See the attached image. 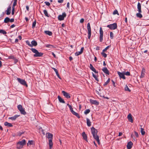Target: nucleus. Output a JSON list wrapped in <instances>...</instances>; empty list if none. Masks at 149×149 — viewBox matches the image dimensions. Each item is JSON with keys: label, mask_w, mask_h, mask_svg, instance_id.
<instances>
[{"label": "nucleus", "mask_w": 149, "mask_h": 149, "mask_svg": "<svg viewBox=\"0 0 149 149\" xmlns=\"http://www.w3.org/2000/svg\"><path fill=\"white\" fill-rule=\"evenodd\" d=\"M107 27L111 30H114L117 28V26L116 23H114L107 25Z\"/></svg>", "instance_id": "obj_3"}, {"label": "nucleus", "mask_w": 149, "mask_h": 149, "mask_svg": "<svg viewBox=\"0 0 149 149\" xmlns=\"http://www.w3.org/2000/svg\"><path fill=\"white\" fill-rule=\"evenodd\" d=\"M31 45L33 46H36L37 45V42L35 40H33L31 42Z\"/></svg>", "instance_id": "obj_28"}, {"label": "nucleus", "mask_w": 149, "mask_h": 149, "mask_svg": "<svg viewBox=\"0 0 149 149\" xmlns=\"http://www.w3.org/2000/svg\"><path fill=\"white\" fill-rule=\"evenodd\" d=\"M122 135V133L121 132H119V134H118V136H121Z\"/></svg>", "instance_id": "obj_63"}, {"label": "nucleus", "mask_w": 149, "mask_h": 149, "mask_svg": "<svg viewBox=\"0 0 149 149\" xmlns=\"http://www.w3.org/2000/svg\"><path fill=\"white\" fill-rule=\"evenodd\" d=\"M110 79L109 78L104 83V84H103L104 86H105L107 85L110 82Z\"/></svg>", "instance_id": "obj_38"}, {"label": "nucleus", "mask_w": 149, "mask_h": 149, "mask_svg": "<svg viewBox=\"0 0 149 149\" xmlns=\"http://www.w3.org/2000/svg\"><path fill=\"white\" fill-rule=\"evenodd\" d=\"M111 81L113 83V86L114 87H115L116 86L115 83L114 81H113V80H112Z\"/></svg>", "instance_id": "obj_55"}, {"label": "nucleus", "mask_w": 149, "mask_h": 149, "mask_svg": "<svg viewBox=\"0 0 149 149\" xmlns=\"http://www.w3.org/2000/svg\"><path fill=\"white\" fill-rule=\"evenodd\" d=\"M67 105H68V107H69L70 109H72V106L70 105L69 104H67Z\"/></svg>", "instance_id": "obj_60"}, {"label": "nucleus", "mask_w": 149, "mask_h": 149, "mask_svg": "<svg viewBox=\"0 0 149 149\" xmlns=\"http://www.w3.org/2000/svg\"><path fill=\"white\" fill-rule=\"evenodd\" d=\"M70 111H71V112L72 113H73L74 112V111H73V108H72V109H70Z\"/></svg>", "instance_id": "obj_62"}, {"label": "nucleus", "mask_w": 149, "mask_h": 149, "mask_svg": "<svg viewBox=\"0 0 149 149\" xmlns=\"http://www.w3.org/2000/svg\"><path fill=\"white\" fill-rule=\"evenodd\" d=\"M17 133V135L18 136H20L24 133V132H19Z\"/></svg>", "instance_id": "obj_53"}, {"label": "nucleus", "mask_w": 149, "mask_h": 149, "mask_svg": "<svg viewBox=\"0 0 149 149\" xmlns=\"http://www.w3.org/2000/svg\"><path fill=\"white\" fill-rule=\"evenodd\" d=\"M84 19L83 18H81L80 21V22L81 23H83L84 22Z\"/></svg>", "instance_id": "obj_58"}, {"label": "nucleus", "mask_w": 149, "mask_h": 149, "mask_svg": "<svg viewBox=\"0 0 149 149\" xmlns=\"http://www.w3.org/2000/svg\"><path fill=\"white\" fill-rule=\"evenodd\" d=\"M63 0H58V2L59 3H62L63 2Z\"/></svg>", "instance_id": "obj_59"}, {"label": "nucleus", "mask_w": 149, "mask_h": 149, "mask_svg": "<svg viewBox=\"0 0 149 149\" xmlns=\"http://www.w3.org/2000/svg\"><path fill=\"white\" fill-rule=\"evenodd\" d=\"M49 147H52L53 146V143L52 142V140L49 139Z\"/></svg>", "instance_id": "obj_29"}, {"label": "nucleus", "mask_w": 149, "mask_h": 149, "mask_svg": "<svg viewBox=\"0 0 149 149\" xmlns=\"http://www.w3.org/2000/svg\"><path fill=\"white\" fill-rule=\"evenodd\" d=\"M135 135L137 137H139V135L137 132H134Z\"/></svg>", "instance_id": "obj_56"}, {"label": "nucleus", "mask_w": 149, "mask_h": 149, "mask_svg": "<svg viewBox=\"0 0 149 149\" xmlns=\"http://www.w3.org/2000/svg\"><path fill=\"white\" fill-rule=\"evenodd\" d=\"M110 36L111 39H113V34L112 32H110Z\"/></svg>", "instance_id": "obj_43"}, {"label": "nucleus", "mask_w": 149, "mask_h": 149, "mask_svg": "<svg viewBox=\"0 0 149 149\" xmlns=\"http://www.w3.org/2000/svg\"><path fill=\"white\" fill-rule=\"evenodd\" d=\"M58 98L60 102L62 103H65L64 100L60 96L58 95Z\"/></svg>", "instance_id": "obj_21"}, {"label": "nucleus", "mask_w": 149, "mask_h": 149, "mask_svg": "<svg viewBox=\"0 0 149 149\" xmlns=\"http://www.w3.org/2000/svg\"><path fill=\"white\" fill-rule=\"evenodd\" d=\"M52 69L54 70V71L56 73V75H57V77L59 78L60 79V76H59V74L58 73V70H57L56 69V68H53Z\"/></svg>", "instance_id": "obj_30"}, {"label": "nucleus", "mask_w": 149, "mask_h": 149, "mask_svg": "<svg viewBox=\"0 0 149 149\" xmlns=\"http://www.w3.org/2000/svg\"><path fill=\"white\" fill-rule=\"evenodd\" d=\"M93 76L94 77V78L95 79L98 81H99L98 79L97 78V76L95 75L93 73Z\"/></svg>", "instance_id": "obj_40"}, {"label": "nucleus", "mask_w": 149, "mask_h": 149, "mask_svg": "<svg viewBox=\"0 0 149 149\" xmlns=\"http://www.w3.org/2000/svg\"><path fill=\"white\" fill-rule=\"evenodd\" d=\"M11 7L9 6L7 8V10H6V14L8 15H10L11 13Z\"/></svg>", "instance_id": "obj_19"}, {"label": "nucleus", "mask_w": 149, "mask_h": 149, "mask_svg": "<svg viewBox=\"0 0 149 149\" xmlns=\"http://www.w3.org/2000/svg\"><path fill=\"white\" fill-rule=\"evenodd\" d=\"M104 52H102L101 53L102 55L104 57L106 58L107 56V54Z\"/></svg>", "instance_id": "obj_45"}, {"label": "nucleus", "mask_w": 149, "mask_h": 149, "mask_svg": "<svg viewBox=\"0 0 149 149\" xmlns=\"http://www.w3.org/2000/svg\"><path fill=\"white\" fill-rule=\"evenodd\" d=\"M72 114L76 116L78 118H80V117L79 115L77 113L74 111V112L72 113Z\"/></svg>", "instance_id": "obj_32"}, {"label": "nucleus", "mask_w": 149, "mask_h": 149, "mask_svg": "<svg viewBox=\"0 0 149 149\" xmlns=\"http://www.w3.org/2000/svg\"><path fill=\"white\" fill-rule=\"evenodd\" d=\"M17 1V0H14L13 7H15V6L16 5Z\"/></svg>", "instance_id": "obj_48"}, {"label": "nucleus", "mask_w": 149, "mask_h": 149, "mask_svg": "<svg viewBox=\"0 0 149 149\" xmlns=\"http://www.w3.org/2000/svg\"><path fill=\"white\" fill-rule=\"evenodd\" d=\"M44 32L46 34L48 35L49 36H52V32L48 31H44Z\"/></svg>", "instance_id": "obj_26"}, {"label": "nucleus", "mask_w": 149, "mask_h": 149, "mask_svg": "<svg viewBox=\"0 0 149 149\" xmlns=\"http://www.w3.org/2000/svg\"><path fill=\"white\" fill-rule=\"evenodd\" d=\"M91 133L94 138L96 140L98 144H100V142L99 139V136L97 135V131L94 127H92L91 128Z\"/></svg>", "instance_id": "obj_1"}, {"label": "nucleus", "mask_w": 149, "mask_h": 149, "mask_svg": "<svg viewBox=\"0 0 149 149\" xmlns=\"http://www.w3.org/2000/svg\"><path fill=\"white\" fill-rule=\"evenodd\" d=\"M141 134L143 135H144L145 133V132L144 131L143 129L141 127Z\"/></svg>", "instance_id": "obj_37"}, {"label": "nucleus", "mask_w": 149, "mask_h": 149, "mask_svg": "<svg viewBox=\"0 0 149 149\" xmlns=\"http://www.w3.org/2000/svg\"><path fill=\"white\" fill-rule=\"evenodd\" d=\"M14 18L11 19H10V21L9 22H14Z\"/></svg>", "instance_id": "obj_57"}, {"label": "nucleus", "mask_w": 149, "mask_h": 149, "mask_svg": "<svg viewBox=\"0 0 149 149\" xmlns=\"http://www.w3.org/2000/svg\"><path fill=\"white\" fill-rule=\"evenodd\" d=\"M33 143V141H29V142L27 144V145H28L29 144V145H31Z\"/></svg>", "instance_id": "obj_54"}, {"label": "nucleus", "mask_w": 149, "mask_h": 149, "mask_svg": "<svg viewBox=\"0 0 149 149\" xmlns=\"http://www.w3.org/2000/svg\"><path fill=\"white\" fill-rule=\"evenodd\" d=\"M53 136V134L49 133H47L46 134V136L48 139H51L52 140Z\"/></svg>", "instance_id": "obj_18"}, {"label": "nucleus", "mask_w": 149, "mask_h": 149, "mask_svg": "<svg viewBox=\"0 0 149 149\" xmlns=\"http://www.w3.org/2000/svg\"><path fill=\"white\" fill-rule=\"evenodd\" d=\"M44 3L47 6H49L50 5V3L49 2L45 1Z\"/></svg>", "instance_id": "obj_52"}, {"label": "nucleus", "mask_w": 149, "mask_h": 149, "mask_svg": "<svg viewBox=\"0 0 149 149\" xmlns=\"http://www.w3.org/2000/svg\"><path fill=\"white\" fill-rule=\"evenodd\" d=\"M90 69L96 73H98V71H96L95 69L93 67L91 64H90Z\"/></svg>", "instance_id": "obj_16"}, {"label": "nucleus", "mask_w": 149, "mask_h": 149, "mask_svg": "<svg viewBox=\"0 0 149 149\" xmlns=\"http://www.w3.org/2000/svg\"><path fill=\"white\" fill-rule=\"evenodd\" d=\"M62 93L63 94V95L67 98H69L70 97V94L64 91H62Z\"/></svg>", "instance_id": "obj_10"}, {"label": "nucleus", "mask_w": 149, "mask_h": 149, "mask_svg": "<svg viewBox=\"0 0 149 149\" xmlns=\"http://www.w3.org/2000/svg\"><path fill=\"white\" fill-rule=\"evenodd\" d=\"M137 9L139 12L141 13V6L139 2H138L137 4Z\"/></svg>", "instance_id": "obj_22"}, {"label": "nucleus", "mask_w": 149, "mask_h": 149, "mask_svg": "<svg viewBox=\"0 0 149 149\" xmlns=\"http://www.w3.org/2000/svg\"><path fill=\"white\" fill-rule=\"evenodd\" d=\"M90 102L93 104H94L96 105H98L99 104V102H98L97 100H93L91 99L90 100Z\"/></svg>", "instance_id": "obj_14"}, {"label": "nucleus", "mask_w": 149, "mask_h": 149, "mask_svg": "<svg viewBox=\"0 0 149 149\" xmlns=\"http://www.w3.org/2000/svg\"><path fill=\"white\" fill-rule=\"evenodd\" d=\"M66 14L65 12L62 13V15H60L58 17V19L60 21L63 20L64 18L66 17Z\"/></svg>", "instance_id": "obj_7"}, {"label": "nucleus", "mask_w": 149, "mask_h": 149, "mask_svg": "<svg viewBox=\"0 0 149 149\" xmlns=\"http://www.w3.org/2000/svg\"><path fill=\"white\" fill-rule=\"evenodd\" d=\"M113 15L117 14L118 15H119V14L118 13L117 10H116L113 11Z\"/></svg>", "instance_id": "obj_47"}, {"label": "nucleus", "mask_w": 149, "mask_h": 149, "mask_svg": "<svg viewBox=\"0 0 149 149\" xmlns=\"http://www.w3.org/2000/svg\"><path fill=\"white\" fill-rule=\"evenodd\" d=\"M82 136L83 138L85 140H87V136L85 134V132H83L82 133Z\"/></svg>", "instance_id": "obj_25"}, {"label": "nucleus", "mask_w": 149, "mask_h": 149, "mask_svg": "<svg viewBox=\"0 0 149 149\" xmlns=\"http://www.w3.org/2000/svg\"><path fill=\"white\" fill-rule=\"evenodd\" d=\"M125 90L126 91H128L129 92H130L131 90L130 89L127 85L125 86Z\"/></svg>", "instance_id": "obj_36"}, {"label": "nucleus", "mask_w": 149, "mask_h": 149, "mask_svg": "<svg viewBox=\"0 0 149 149\" xmlns=\"http://www.w3.org/2000/svg\"><path fill=\"white\" fill-rule=\"evenodd\" d=\"M23 146L20 145L19 144L17 143V148L18 149H20L22 148Z\"/></svg>", "instance_id": "obj_35"}, {"label": "nucleus", "mask_w": 149, "mask_h": 149, "mask_svg": "<svg viewBox=\"0 0 149 149\" xmlns=\"http://www.w3.org/2000/svg\"><path fill=\"white\" fill-rule=\"evenodd\" d=\"M45 46L46 47H47V48H54V46L53 45H46Z\"/></svg>", "instance_id": "obj_42"}, {"label": "nucleus", "mask_w": 149, "mask_h": 149, "mask_svg": "<svg viewBox=\"0 0 149 149\" xmlns=\"http://www.w3.org/2000/svg\"><path fill=\"white\" fill-rule=\"evenodd\" d=\"M133 143L131 141H130L128 143L127 145V149H131L132 148V146Z\"/></svg>", "instance_id": "obj_17"}, {"label": "nucleus", "mask_w": 149, "mask_h": 149, "mask_svg": "<svg viewBox=\"0 0 149 149\" xmlns=\"http://www.w3.org/2000/svg\"><path fill=\"white\" fill-rule=\"evenodd\" d=\"M145 70L144 68H143L141 72V74L140 77L143 78L144 77L145 75Z\"/></svg>", "instance_id": "obj_11"}, {"label": "nucleus", "mask_w": 149, "mask_h": 149, "mask_svg": "<svg viewBox=\"0 0 149 149\" xmlns=\"http://www.w3.org/2000/svg\"><path fill=\"white\" fill-rule=\"evenodd\" d=\"M141 13H140L139 12V13H137L136 14V16L140 18H141L142 17V15L141 14Z\"/></svg>", "instance_id": "obj_33"}, {"label": "nucleus", "mask_w": 149, "mask_h": 149, "mask_svg": "<svg viewBox=\"0 0 149 149\" xmlns=\"http://www.w3.org/2000/svg\"><path fill=\"white\" fill-rule=\"evenodd\" d=\"M87 27L88 31V38L90 39L91 36V30L89 23H88Z\"/></svg>", "instance_id": "obj_5"}, {"label": "nucleus", "mask_w": 149, "mask_h": 149, "mask_svg": "<svg viewBox=\"0 0 149 149\" xmlns=\"http://www.w3.org/2000/svg\"><path fill=\"white\" fill-rule=\"evenodd\" d=\"M36 22L35 21L34 22H33V24H32V27L33 28V29L36 26Z\"/></svg>", "instance_id": "obj_49"}, {"label": "nucleus", "mask_w": 149, "mask_h": 149, "mask_svg": "<svg viewBox=\"0 0 149 149\" xmlns=\"http://www.w3.org/2000/svg\"><path fill=\"white\" fill-rule=\"evenodd\" d=\"M90 110L89 109H86L84 112V113L85 114H87L88 113L90 112Z\"/></svg>", "instance_id": "obj_39"}, {"label": "nucleus", "mask_w": 149, "mask_h": 149, "mask_svg": "<svg viewBox=\"0 0 149 149\" xmlns=\"http://www.w3.org/2000/svg\"><path fill=\"white\" fill-rule=\"evenodd\" d=\"M100 41L102 42L103 40V30L101 27H100Z\"/></svg>", "instance_id": "obj_8"}, {"label": "nucleus", "mask_w": 149, "mask_h": 149, "mask_svg": "<svg viewBox=\"0 0 149 149\" xmlns=\"http://www.w3.org/2000/svg\"><path fill=\"white\" fill-rule=\"evenodd\" d=\"M4 125L5 126L8 127H12L13 125L10 123H8L7 122H5L4 123Z\"/></svg>", "instance_id": "obj_23"}, {"label": "nucleus", "mask_w": 149, "mask_h": 149, "mask_svg": "<svg viewBox=\"0 0 149 149\" xmlns=\"http://www.w3.org/2000/svg\"><path fill=\"white\" fill-rule=\"evenodd\" d=\"M117 73L118 75L119 76V77L120 78H122L124 79H126V78L125 76V74L124 72H118Z\"/></svg>", "instance_id": "obj_9"}, {"label": "nucleus", "mask_w": 149, "mask_h": 149, "mask_svg": "<svg viewBox=\"0 0 149 149\" xmlns=\"http://www.w3.org/2000/svg\"><path fill=\"white\" fill-rule=\"evenodd\" d=\"M84 49L83 47H82L81 49V51L79 52H77L75 53V55L76 56H78L81 54L83 52Z\"/></svg>", "instance_id": "obj_12"}, {"label": "nucleus", "mask_w": 149, "mask_h": 149, "mask_svg": "<svg viewBox=\"0 0 149 149\" xmlns=\"http://www.w3.org/2000/svg\"><path fill=\"white\" fill-rule=\"evenodd\" d=\"M110 47V46L109 45L106 47L103 50V52H105L106 51L109 47Z\"/></svg>", "instance_id": "obj_46"}, {"label": "nucleus", "mask_w": 149, "mask_h": 149, "mask_svg": "<svg viewBox=\"0 0 149 149\" xmlns=\"http://www.w3.org/2000/svg\"><path fill=\"white\" fill-rule=\"evenodd\" d=\"M26 43L27 45H28L30 47H32V45L30 44L29 41H27L26 42Z\"/></svg>", "instance_id": "obj_51"}, {"label": "nucleus", "mask_w": 149, "mask_h": 149, "mask_svg": "<svg viewBox=\"0 0 149 149\" xmlns=\"http://www.w3.org/2000/svg\"><path fill=\"white\" fill-rule=\"evenodd\" d=\"M17 107L18 109L19 110L22 114L24 115L26 114V113L24 109L23 108L21 105H19Z\"/></svg>", "instance_id": "obj_4"}, {"label": "nucleus", "mask_w": 149, "mask_h": 149, "mask_svg": "<svg viewBox=\"0 0 149 149\" xmlns=\"http://www.w3.org/2000/svg\"><path fill=\"white\" fill-rule=\"evenodd\" d=\"M43 12H44V14L46 16L48 17H49L48 15L47 12L46 10H43Z\"/></svg>", "instance_id": "obj_34"}, {"label": "nucleus", "mask_w": 149, "mask_h": 149, "mask_svg": "<svg viewBox=\"0 0 149 149\" xmlns=\"http://www.w3.org/2000/svg\"><path fill=\"white\" fill-rule=\"evenodd\" d=\"M125 75H126V76H130V72H123Z\"/></svg>", "instance_id": "obj_44"}, {"label": "nucleus", "mask_w": 149, "mask_h": 149, "mask_svg": "<svg viewBox=\"0 0 149 149\" xmlns=\"http://www.w3.org/2000/svg\"><path fill=\"white\" fill-rule=\"evenodd\" d=\"M17 79L18 81L21 84L27 87L28 85L26 84V82L24 80L18 78H17Z\"/></svg>", "instance_id": "obj_6"}, {"label": "nucleus", "mask_w": 149, "mask_h": 149, "mask_svg": "<svg viewBox=\"0 0 149 149\" xmlns=\"http://www.w3.org/2000/svg\"><path fill=\"white\" fill-rule=\"evenodd\" d=\"M0 33H2L3 34H6L7 33L4 30L0 29Z\"/></svg>", "instance_id": "obj_41"}, {"label": "nucleus", "mask_w": 149, "mask_h": 149, "mask_svg": "<svg viewBox=\"0 0 149 149\" xmlns=\"http://www.w3.org/2000/svg\"><path fill=\"white\" fill-rule=\"evenodd\" d=\"M103 72L106 74H109V71L106 67H104L102 69Z\"/></svg>", "instance_id": "obj_13"}, {"label": "nucleus", "mask_w": 149, "mask_h": 149, "mask_svg": "<svg viewBox=\"0 0 149 149\" xmlns=\"http://www.w3.org/2000/svg\"><path fill=\"white\" fill-rule=\"evenodd\" d=\"M19 116V115H15V116L9 118V119H11L13 120H15Z\"/></svg>", "instance_id": "obj_24"}, {"label": "nucleus", "mask_w": 149, "mask_h": 149, "mask_svg": "<svg viewBox=\"0 0 149 149\" xmlns=\"http://www.w3.org/2000/svg\"><path fill=\"white\" fill-rule=\"evenodd\" d=\"M127 119L131 123H133V120L131 114H129L127 116Z\"/></svg>", "instance_id": "obj_15"}, {"label": "nucleus", "mask_w": 149, "mask_h": 149, "mask_svg": "<svg viewBox=\"0 0 149 149\" xmlns=\"http://www.w3.org/2000/svg\"><path fill=\"white\" fill-rule=\"evenodd\" d=\"M12 14L13 15L15 13V7H12Z\"/></svg>", "instance_id": "obj_50"}, {"label": "nucleus", "mask_w": 149, "mask_h": 149, "mask_svg": "<svg viewBox=\"0 0 149 149\" xmlns=\"http://www.w3.org/2000/svg\"><path fill=\"white\" fill-rule=\"evenodd\" d=\"M69 59L70 61H71L72 60L73 58L72 57L70 56L69 57Z\"/></svg>", "instance_id": "obj_64"}, {"label": "nucleus", "mask_w": 149, "mask_h": 149, "mask_svg": "<svg viewBox=\"0 0 149 149\" xmlns=\"http://www.w3.org/2000/svg\"><path fill=\"white\" fill-rule=\"evenodd\" d=\"M15 25L14 24H13L12 25L10 26V27L11 28H13L14 27H15Z\"/></svg>", "instance_id": "obj_61"}, {"label": "nucleus", "mask_w": 149, "mask_h": 149, "mask_svg": "<svg viewBox=\"0 0 149 149\" xmlns=\"http://www.w3.org/2000/svg\"><path fill=\"white\" fill-rule=\"evenodd\" d=\"M17 143L19 144L20 145L23 146L26 144V141L25 140L23 139L21 141L18 142Z\"/></svg>", "instance_id": "obj_20"}, {"label": "nucleus", "mask_w": 149, "mask_h": 149, "mask_svg": "<svg viewBox=\"0 0 149 149\" xmlns=\"http://www.w3.org/2000/svg\"><path fill=\"white\" fill-rule=\"evenodd\" d=\"M86 123L88 127H90L91 126V122L90 120L88 118H86Z\"/></svg>", "instance_id": "obj_27"}, {"label": "nucleus", "mask_w": 149, "mask_h": 149, "mask_svg": "<svg viewBox=\"0 0 149 149\" xmlns=\"http://www.w3.org/2000/svg\"><path fill=\"white\" fill-rule=\"evenodd\" d=\"M10 21V18L8 17H6V18H5L4 21V22L5 23H8Z\"/></svg>", "instance_id": "obj_31"}, {"label": "nucleus", "mask_w": 149, "mask_h": 149, "mask_svg": "<svg viewBox=\"0 0 149 149\" xmlns=\"http://www.w3.org/2000/svg\"><path fill=\"white\" fill-rule=\"evenodd\" d=\"M30 49L33 53L35 54L33 55L34 57H40L43 55V53L39 52L37 49L35 48H31Z\"/></svg>", "instance_id": "obj_2"}]
</instances>
